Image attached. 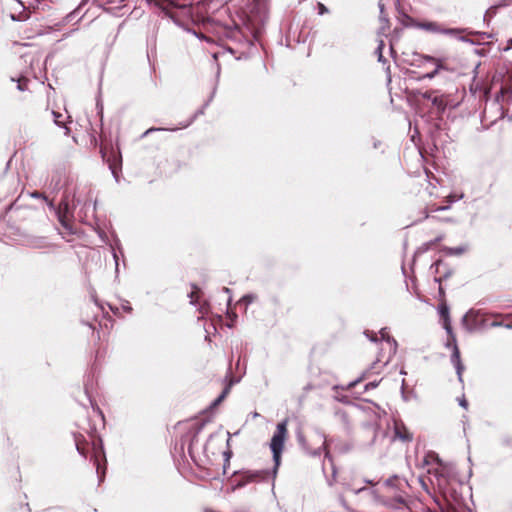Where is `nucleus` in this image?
<instances>
[{
	"mask_svg": "<svg viewBox=\"0 0 512 512\" xmlns=\"http://www.w3.org/2000/svg\"><path fill=\"white\" fill-rule=\"evenodd\" d=\"M74 440L76 449L82 456L88 457V455L91 454V460L96 466L99 479L100 481H103L107 469V460L101 439L94 438L89 442L82 434H75Z\"/></svg>",
	"mask_w": 512,
	"mask_h": 512,
	"instance_id": "1",
	"label": "nucleus"
},
{
	"mask_svg": "<svg viewBox=\"0 0 512 512\" xmlns=\"http://www.w3.org/2000/svg\"><path fill=\"white\" fill-rule=\"evenodd\" d=\"M288 420L285 419L277 424L276 431L271 439L270 448L273 453V459L275 467L277 468L280 464L281 454L284 448L285 440L288 436Z\"/></svg>",
	"mask_w": 512,
	"mask_h": 512,
	"instance_id": "2",
	"label": "nucleus"
},
{
	"mask_svg": "<svg viewBox=\"0 0 512 512\" xmlns=\"http://www.w3.org/2000/svg\"><path fill=\"white\" fill-rule=\"evenodd\" d=\"M103 160L108 164L112 174L118 178V173L122 168V157L119 149L112 146H101L100 149Z\"/></svg>",
	"mask_w": 512,
	"mask_h": 512,
	"instance_id": "3",
	"label": "nucleus"
},
{
	"mask_svg": "<svg viewBox=\"0 0 512 512\" xmlns=\"http://www.w3.org/2000/svg\"><path fill=\"white\" fill-rule=\"evenodd\" d=\"M416 27L423 29L425 31H429L432 33H443V34H451L456 35L461 32V30L456 28H444L442 24L433 21H424L418 22L415 24Z\"/></svg>",
	"mask_w": 512,
	"mask_h": 512,
	"instance_id": "4",
	"label": "nucleus"
},
{
	"mask_svg": "<svg viewBox=\"0 0 512 512\" xmlns=\"http://www.w3.org/2000/svg\"><path fill=\"white\" fill-rule=\"evenodd\" d=\"M394 440H399L401 442L409 443L413 440V434L409 431V429L405 426L402 421L394 422Z\"/></svg>",
	"mask_w": 512,
	"mask_h": 512,
	"instance_id": "5",
	"label": "nucleus"
},
{
	"mask_svg": "<svg viewBox=\"0 0 512 512\" xmlns=\"http://www.w3.org/2000/svg\"><path fill=\"white\" fill-rule=\"evenodd\" d=\"M422 58L427 61V62H430L432 64L435 65V69L429 73H427L424 77L425 78H429V79H432L434 78L435 76H437L441 70H447V64L445 62V59L443 58H437V57H434V56H430V55H423Z\"/></svg>",
	"mask_w": 512,
	"mask_h": 512,
	"instance_id": "6",
	"label": "nucleus"
},
{
	"mask_svg": "<svg viewBox=\"0 0 512 512\" xmlns=\"http://www.w3.org/2000/svg\"><path fill=\"white\" fill-rule=\"evenodd\" d=\"M266 476H267V473L264 471H256V472L246 471L240 475L239 485L243 486V485H246L251 482H258V481L265 479Z\"/></svg>",
	"mask_w": 512,
	"mask_h": 512,
	"instance_id": "7",
	"label": "nucleus"
},
{
	"mask_svg": "<svg viewBox=\"0 0 512 512\" xmlns=\"http://www.w3.org/2000/svg\"><path fill=\"white\" fill-rule=\"evenodd\" d=\"M28 245L31 248L42 249L49 248L52 245L48 242L46 237H32L28 239Z\"/></svg>",
	"mask_w": 512,
	"mask_h": 512,
	"instance_id": "8",
	"label": "nucleus"
},
{
	"mask_svg": "<svg viewBox=\"0 0 512 512\" xmlns=\"http://www.w3.org/2000/svg\"><path fill=\"white\" fill-rule=\"evenodd\" d=\"M448 96L447 95H436L433 98L432 104L437 108L439 112H444L446 107L448 106Z\"/></svg>",
	"mask_w": 512,
	"mask_h": 512,
	"instance_id": "9",
	"label": "nucleus"
},
{
	"mask_svg": "<svg viewBox=\"0 0 512 512\" xmlns=\"http://www.w3.org/2000/svg\"><path fill=\"white\" fill-rule=\"evenodd\" d=\"M452 361L456 366L457 374L459 375V377H461L464 368L460 360V351L456 345L454 347V351L452 354Z\"/></svg>",
	"mask_w": 512,
	"mask_h": 512,
	"instance_id": "10",
	"label": "nucleus"
},
{
	"mask_svg": "<svg viewBox=\"0 0 512 512\" xmlns=\"http://www.w3.org/2000/svg\"><path fill=\"white\" fill-rule=\"evenodd\" d=\"M387 488L393 489L401 485V481L398 477H392L386 480L385 482Z\"/></svg>",
	"mask_w": 512,
	"mask_h": 512,
	"instance_id": "11",
	"label": "nucleus"
},
{
	"mask_svg": "<svg viewBox=\"0 0 512 512\" xmlns=\"http://www.w3.org/2000/svg\"><path fill=\"white\" fill-rule=\"evenodd\" d=\"M59 221L65 229H67L69 232H72V225L65 214L59 215Z\"/></svg>",
	"mask_w": 512,
	"mask_h": 512,
	"instance_id": "12",
	"label": "nucleus"
},
{
	"mask_svg": "<svg viewBox=\"0 0 512 512\" xmlns=\"http://www.w3.org/2000/svg\"><path fill=\"white\" fill-rule=\"evenodd\" d=\"M228 391H229V388H225L223 390V392L214 400L212 406L215 407L218 404H220L223 401V399L226 397V395L228 394Z\"/></svg>",
	"mask_w": 512,
	"mask_h": 512,
	"instance_id": "13",
	"label": "nucleus"
},
{
	"mask_svg": "<svg viewBox=\"0 0 512 512\" xmlns=\"http://www.w3.org/2000/svg\"><path fill=\"white\" fill-rule=\"evenodd\" d=\"M435 96H436V91H434V90H428V91H426V92H424V93L422 94V97H423L424 99L430 100L431 102L433 101V98H434Z\"/></svg>",
	"mask_w": 512,
	"mask_h": 512,
	"instance_id": "14",
	"label": "nucleus"
},
{
	"mask_svg": "<svg viewBox=\"0 0 512 512\" xmlns=\"http://www.w3.org/2000/svg\"><path fill=\"white\" fill-rule=\"evenodd\" d=\"M432 458L433 460H435L437 462V464L439 466H442V460L439 459V457L437 455H435L434 453H429L426 457H425V462L426 463H429V459Z\"/></svg>",
	"mask_w": 512,
	"mask_h": 512,
	"instance_id": "15",
	"label": "nucleus"
},
{
	"mask_svg": "<svg viewBox=\"0 0 512 512\" xmlns=\"http://www.w3.org/2000/svg\"><path fill=\"white\" fill-rule=\"evenodd\" d=\"M248 21L251 24V28L249 27L251 33L254 35V37H257V35L259 34V27L254 22H252L251 18H248Z\"/></svg>",
	"mask_w": 512,
	"mask_h": 512,
	"instance_id": "16",
	"label": "nucleus"
},
{
	"mask_svg": "<svg viewBox=\"0 0 512 512\" xmlns=\"http://www.w3.org/2000/svg\"><path fill=\"white\" fill-rule=\"evenodd\" d=\"M191 303H196L199 298V290L197 287H194V290L190 293Z\"/></svg>",
	"mask_w": 512,
	"mask_h": 512,
	"instance_id": "17",
	"label": "nucleus"
},
{
	"mask_svg": "<svg viewBox=\"0 0 512 512\" xmlns=\"http://www.w3.org/2000/svg\"><path fill=\"white\" fill-rule=\"evenodd\" d=\"M445 235L444 234H439L435 237L434 240L430 241L429 243H427V246L428 247H431V246H434L436 245L437 243H439L440 241H442L444 239Z\"/></svg>",
	"mask_w": 512,
	"mask_h": 512,
	"instance_id": "18",
	"label": "nucleus"
},
{
	"mask_svg": "<svg viewBox=\"0 0 512 512\" xmlns=\"http://www.w3.org/2000/svg\"><path fill=\"white\" fill-rule=\"evenodd\" d=\"M318 13L320 15H323L325 13H328V8L323 3H318Z\"/></svg>",
	"mask_w": 512,
	"mask_h": 512,
	"instance_id": "19",
	"label": "nucleus"
},
{
	"mask_svg": "<svg viewBox=\"0 0 512 512\" xmlns=\"http://www.w3.org/2000/svg\"><path fill=\"white\" fill-rule=\"evenodd\" d=\"M322 448L325 451V458H328L329 460H331L330 452H329V450L327 448V444H326V439L325 438H323Z\"/></svg>",
	"mask_w": 512,
	"mask_h": 512,
	"instance_id": "20",
	"label": "nucleus"
},
{
	"mask_svg": "<svg viewBox=\"0 0 512 512\" xmlns=\"http://www.w3.org/2000/svg\"><path fill=\"white\" fill-rule=\"evenodd\" d=\"M53 115H54V121L57 125H62L63 122L60 120V118L62 117V115L60 113H57V112H52Z\"/></svg>",
	"mask_w": 512,
	"mask_h": 512,
	"instance_id": "21",
	"label": "nucleus"
},
{
	"mask_svg": "<svg viewBox=\"0 0 512 512\" xmlns=\"http://www.w3.org/2000/svg\"><path fill=\"white\" fill-rule=\"evenodd\" d=\"M444 209H446V207L432 205V206L429 208V211H430V212H434V211H439V210H444Z\"/></svg>",
	"mask_w": 512,
	"mask_h": 512,
	"instance_id": "22",
	"label": "nucleus"
},
{
	"mask_svg": "<svg viewBox=\"0 0 512 512\" xmlns=\"http://www.w3.org/2000/svg\"><path fill=\"white\" fill-rule=\"evenodd\" d=\"M441 315H442V317L447 318V316H448V309L446 307L442 308Z\"/></svg>",
	"mask_w": 512,
	"mask_h": 512,
	"instance_id": "23",
	"label": "nucleus"
},
{
	"mask_svg": "<svg viewBox=\"0 0 512 512\" xmlns=\"http://www.w3.org/2000/svg\"><path fill=\"white\" fill-rule=\"evenodd\" d=\"M395 499H396V501H397L398 503H400V504H403V503L405 502V500H404L403 496H401V495H397V496L395 497Z\"/></svg>",
	"mask_w": 512,
	"mask_h": 512,
	"instance_id": "24",
	"label": "nucleus"
},
{
	"mask_svg": "<svg viewBox=\"0 0 512 512\" xmlns=\"http://www.w3.org/2000/svg\"><path fill=\"white\" fill-rule=\"evenodd\" d=\"M376 385H377V384H376L375 382H371V383H369V384H367V385H366V389H368V388H370V387H371V388H374V387H376Z\"/></svg>",
	"mask_w": 512,
	"mask_h": 512,
	"instance_id": "25",
	"label": "nucleus"
},
{
	"mask_svg": "<svg viewBox=\"0 0 512 512\" xmlns=\"http://www.w3.org/2000/svg\"><path fill=\"white\" fill-rule=\"evenodd\" d=\"M371 340L377 341V337L374 335V336L371 337Z\"/></svg>",
	"mask_w": 512,
	"mask_h": 512,
	"instance_id": "26",
	"label": "nucleus"
}]
</instances>
